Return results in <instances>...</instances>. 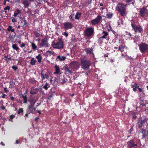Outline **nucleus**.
I'll list each match as a JSON object with an SVG mask.
<instances>
[{"label":"nucleus","mask_w":148,"mask_h":148,"mask_svg":"<svg viewBox=\"0 0 148 148\" xmlns=\"http://www.w3.org/2000/svg\"><path fill=\"white\" fill-rule=\"evenodd\" d=\"M81 64L82 68L85 70L89 69L91 65V63L86 57L83 56L81 59Z\"/></svg>","instance_id":"f257e3e1"},{"label":"nucleus","mask_w":148,"mask_h":148,"mask_svg":"<svg viewBox=\"0 0 148 148\" xmlns=\"http://www.w3.org/2000/svg\"><path fill=\"white\" fill-rule=\"evenodd\" d=\"M29 101L30 103V104L28 106L27 109L26 110L28 114L34 113V112L36 110V108L34 107V106L36 101L33 99H30L29 100Z\"/></svg>","instance_id":"f03ea898"},{"label":"nucleus","mask_w":148,"mask_h":148,"mask_svg":"<svg viewBox=\"0 0 148 148\" xmlns=\"http://www.w3.org/2000/svg\"><path fill=\"white\" fill-rule=\"evenodd\" d=\"M131 23V26L134 31L135 34H136V32H138L139 33H141V35H142L143 29L141 26H140L138 27L137 26L135 25V23L134 22H132Z\"/></svg>","instance_id":"7ed1b4c3"},{"label":"nucleus","mask_w":148,"mask_h":148,"mask_svg":"<svg viewBox=\"0 0 148 148\" xmlns=\"http://www.w3.org/2000/svg\"><path fill=\"white\" fill-rule=\"evenodd\" d=\"M52 45L54 48L58 49H62L64 47L63 42L61 39H59L56 43L53 42L52 44Z\"/></svg>","instance_id":"20e7f679"},{"label":"nucleus","mask_w":148,"mask_h":148,"mask_svg":"<svg viewBox=\"0 0 148 148\" xmlns=\"http://www.w3.org/2000/svg\"><path fill=\"white\" fill-rule=\"evenodd\" d=\"M139 50L142 53H145L148 51V45L145 43H141L138 45Z\"/></svg>","instance_id":"39448f33"},{"label":"nucleus","mask_w":148,"mask_h":148,"mask_svg":"<svg viewBox=\"0 0 148 148\" xmlns=\"http://www.w3.org/2000/svg\"><path fill=\"white\" fill-rule=\"evenodd\" d=\"M94 29L92 27H88L84 31L86 36L89 37L93 36L94 35Z\"/></svg>","instance_id":"423d86ee"},{"label":"nucleus","mask_w":148,"mask_h":148,"mask_svg":"<svg viewBox=\"0 0 148 148\" xmlns=\"http://www.w3.org/2000/svg\"><path fill=\"white\" fill-rule=\"evenodd\" d=\"M71 68L74 70H77L79 66V63L76 61L71 62L69 64Z\"/></svg>","instance_id":"0eeeda50"},{"label":"nucleus","mask_w":148,"mask_h":148,"mask_svg":"<svg viewBox=\"0 0 148 148\" xmlns=\"http://www.w3.org/2000/svg\"><path fill=\"white\" fill-rule=\"evenodd\" d=\"M63 28L66 30L68 29H71L73 27V24L69 22H66L63 23Z\"/></svg>","instance_id":"6e6552de"},{"label":"nucleus","mask_w":148,"mask_h":148,"mask_svg":"<svg viewBox=\"0 0 148 148\" xmlns=\"http://www.w3.org/2000/svg\"><path fill=\"white\" fill-rule=\"evenodd\" d=\"M102 19V17L100 15L97 16L95 19L92 20L91 21V23L92 25H95L99 23Z\"/></svg>","instance_id":"1a4fd4ad"},{"label":"nucleus","mask_w":148,"mask_h":148,"mask_svg":"<svg viewBox=\"0 0 148 148\" xmlns=\"http://www.w3.org/2000/svg\"><path fill=\"white\" fill-rule=\"evenodd\" d=\"M128 148H136L137 145L133 139H132L127 143Z\"/></svg>","instance_id":"9d476101"},{"label":"nucleus","mask_w":148,"mask_h":148,"mask_svg":"<svg viewBox=\"0 0 148 148\" xmlns=\"http://www.w3.org/2000/svg\"><path fill=\"white\" fill-rule=\"evenodd\" d=\"M41 43H38V45L41 48L43 47H49L48 41L47 40L46 38L42 39L41 40Z\"/></svg>","instance_id":"9b49d317"},{"label":"nucleus","mask_w":148,"mask_h":148,"mask_svg":"<svg viewBox=\"0 0 148 148\" xmlns=\"http://www.w3.org/2000/svg\"><path fill=\"white\" fill-rule=\"evenodd\" d=\"M126 9V7L123 4L119 3L116 6V10L119 12Z\"/></svg>","instance_id":"f8f14e48"},{"label":"nucleus","mask_w":148,"mask_h":148,"mask_svg":"<svg viewBox=\"0 0 148 148\" xmlns=\"http://www.w3.org/2000/svg\"><path fill=\"white\" fill-rule=\"evenodd\" d=\"M147 120L146 119L144 118L143 119L140 120L138 121L137 124L138 128H141L144 124L147 122Z\"/></svg>","instance_id":"ddd939ff"},{"label":"nucleus","mask_w":148,"mask_h":148,"mask_svg":"<svg viewBox=\"0 0 148 148\" xmlns=\"http://www.w3.org/2000/svg\"><path fill=\"white\" fill-rule=\"evenodd\" d=\"M141 132L143 134V138H147V137L148 136V130L145 129H142Z\"/></svg>","instance_id":"4468645a"},{"label":"nucleus","mask_w":148,"mask_h":148,"mask_svg":"<svg viewBox=\"0 0 148 148\" xmlns=\"http://www.w3.org/2000/svg\"><path fill=\"white\" fill-rule=\"evenodd\" d=\"M102 36H101L102 38L104 39H106L107 40L109 39V34L106 31H103L102 34Z\"/></svg>","instance_id":"2eb2a0df"},{"label":"nucleus","mask_w":148,"mask_h":148,"mask_svg":"<svg viewBox=\"0 0 148 148\" xmlns=\"http://www.w3.org/2000/svg\"><path fill=\"white\" fill-rule=\"evenodd\" d=\"M21 12V10L19 9H17L15 10L13 15L15 17H19L20 16V14Z\"/></svg>","instance_id":"dca6fc26"},{"label":"nucleus","mask_w":148,"mask_h":148,"mask_svg":"<svg viewBox=\"0 0 148 148\" xmlns=\"http://www.w3.org/2000/svg\"><path fill=\"white\" fill-rule=\"evenodd\" d=\"M41 77L42 78V80H43L45 78L48 79L49 76L47 73H44L43 71H42L41 73Z\"/></svg>","instance_id":"f3484780"},{"label":"nucleus","mask_w":148,"mask_h":148,"mask_svg":"<svg viewBox=\"0 0 148 148\" xmlns=\"http://www.w3.org/2000/svg\"><path fill=\"white\" fill-rule=\"evenodd\" d=\"M31 2L29 0H25L23 2L25 8H27L31 3Z\"/></svg>","instance_id":"a211bd4d"},{"label":"nucleus","mask_w":148,"mask_h":148,"mask_svg":"<svg viewBox=\"0 0 148 148\" xmlns=\"http://www.w3.org/2000/svg\"><path fill=\"white\" fill-rule=\"evenodd\" d=\"M145 9L144 8H141L139 11L140 13V15L143 17H145Z\"/></svg>","instance_id":"6ab92c4d"},{"label":"nucleus","mask_w":148,"mask_h":148,"mask_svg":"<svg viewBox=\"0 0 148 148\" xmlns=\"http://www.w3.org/2000/svg\"><path fill=\"white\" fill-rule=\"evenodd\" d=\"M93 48H88L84 49V51L86 52V53L88 54H91L92 53V51Z\"/></svg>","instance_id":"aec40b11"},{"label":"nucleus","mask_w":148,"mask_h":148,"mask_svg":"<svg viewBox=\"0 0 148 148\" xmlns=\"http://www.w3.org/2000/svg\"><path fill=\"white\" fill-rule=\"evenodd\" d=\"M21 23L22 24H23V25H22V27L24 29H25L26 27L28 25V23L26 21L25 19L24 20H23L21 21Z\"/></svg>","instance_id":"412c9836"},{"label":"nucleus","mask_w":148,"mask_h":148,"mask_svg":"<svg viewBox=\"0 0 148 148\" xmlns=\"http://www.w3.org/2000/svg\"><path fill=\"white\" fill-rule=\"evenodd\" d=\"M38 89L37 88H35L34 87L32 88L30 93L32 95H35L38 92Z\"/></svg>","instance_id":"4be33fe9"},{"label":"nucleus","mask_w":148,"mask_h":148,"mask_svg":"<svg viewBox=\"0 0 148 148\" xmlns=\"http://www.w3.org/2000/svg\"><path fill=\"white\" fill-rule=\"evenodd\" d=\"M54 67L56 71L54 73V74H59L60 72V70L59 67L57 65L55 66Z\"/></svg>","instance_id":"5701e85b"},{"label":"nucleus","mask_w":148,"mask_h":148,"mask_svg":"<svg viewBox=\"0 0 148 148\" xmlns=\"http://www.w3.org/2000/svg\"><path fill=\"white\" fill-rule=\"evenodd\" d=\"M56 59L57 60L60 61H64L66 59V57L64 56H58L56 57Z\"/></svg>","instance_id":"b1692460"},{"label":"nucleus","mask_w":148,"mask_h":148,"mask_svg":"<svg viewBox=\"0 0 148 148\" xmlns=\"http://www.w3.org/2000/svg\"><path fill=\"white\" fill-rule=\"evenodd\" d=\"M64 70L65 71L66 73L67 74H71L72 73V71L70 69L66 66L64 67Z\"/></svg>","instance_id":"393cba45"},{"label":"nucleus","mask_w":148,"mask_h":148,"mask_svg":"<svg viewBox=\"0 0 148 148\" xmlns=\"http://www.w3.org/2000/svg\"><path fill=\"white\" fill-rule=\"evenodd\" d=\"M37 81L33 77H30L29 79V82L32 84H35L36 83Z\"/></svg>","instance_id":"a878e982"},{"label":"nucleus","mask_w":148,"mask_h":148,"mask_svg":"<svg viewBox=\"0 0 148 148\" xmlns=\"http://www.w3.org/2000/svg\"><path fill=\"white\" fill-rule=\"evenodd\" d=\"M139 86H138L137 84L135 83L132 85V87L133 90L134 92H136L137 91L136 88H137Z\"/></svg>","instance_id":"bb28decb"},{"label":"nucleus","mask_w":148,"mask_h":148,"mask_svg":"<svg viewBox=\"0 0 148 148\" xmlns=\"http://www.w3.org/2000/svg\"><path fill=\"white\" fill-rule=\"evenodd\" d=\"M3 58L5 59V60L7 62L11 60V58L10 57V55H8L7 56H5Z\"/></svg>","instance_id":"cd10ccee"},{"label":"nucleus","mask_w":148,"mask_h":148,"mask_svg":"<svg viewBox=\"0 0 148 148\" xmlns=\"http://www.w3.org/2000/svg\"><path fill=\"white\" fill-rule=\"evenodd\" d=\"M36 58L37 59L38 62L40 63L41 62L42 57L40 54H39Z\"/></svg>","instance_id":"c85d7f7f"},{"label":"nucleus","mask_w":148,"mask_h":148,"mask_svg":"<svg viewBox=\"0 0 148 148\" xmlns=\"http://www.w3.org/2000/svg\"><path fill=\"white\" fill-rule=\"evenodd\" d=\"M7 29L8 31L11 32H14L15 30L14 29L11 25L8 26Z\"/></svg>","instance_id":"c756f323"},{"label":"nucleus","mask_w":148,"mask_h":148,"mask_svg":"<svg viewBox=\"0 0 148 148\" xmlns=\"http://www.w3.org/2000/svg\"><path fill=\"white\" fill-rule=\"evenodd\" d=\"M125 47L126 48L127 47L126 46H123L122 45H120L119 46L118 51H120L121 52H123L124 51V49Z\"/></svg>","instance_id":"7c9ffc66"},{"label":"nucleus","mask_w":148,"mask_h":148,"mask_svg":"<svg viewBox=\"0 0 148 148\" xmlns=\"http://www.w3.org/2000/svg\"><path fill=\"white\" fill-rule=\"evenodd\" d=\"M119 12L121 15L123 17L125 16L127 14L126 9L124 10L121 11Z\"/></svg>","instance_id":"2f4dec72"},{"label":"nucleus","mask_w":148,"mask_h":148,"mask_svg":"<svg viewBox=\"0 0 148 148\" xmlns=\"http://www.w3.org/2000/svg\"><path fill=\"white\" fill-rule=\"evenodd\" d=\"M59 82L63 84H64L66 82L65 79L64 77L62 78H60L59 80Z\"/></svg>","instance_id":"473e14b6"},{"label":"nucleus","mask_w":148,"mask_h":148,"mask_svg":"<svg viewBox=\"0 0 148 148\" xmlns=\"http://www.w3.org/2000/svg\"><path fill=\"white\" fill-rule=\"evenodd\" d=\"M36 62V60L34 58H32L30 62V64L32 65H34Z\"/></svg>","instance_id":"72a5a7b5"},{"label":"nucleus","mask_w":148,"mask_h":148,"mask_svg":"<svg viewBox=\"0 0 148 148\" xmlns=\"http://www.w3.org/2000/svg\"><path fill=\"white\" fill-rule=\"evenodd\" d=\"M32 44L31 46L32 49L34 50H36L37 49V46L36 44L33 42H31Z\"/></svg>","instance_id":"f704fd0d"},{"label":"nucleus","mask_w":148,"mask_h":148,"mask_svg":"<svg viewBox=\"0 0 148 148\" xmlns=\"http://www.w3.org/2000/svg\"><path fill=\"white\" fill-rule=\"evenodd\" d=\"M50 87V85L47 82H46L45 84L43 86V88L45 90H47Z\"/></svg>","instance_id":"c9c22d12"},{"label":"nucleus","mask_w":148,"mask_h":148,"mask_svg":"<svg viewBox=\"0 0 148 148\" xmlns=\"http://www.w3.org/2000/svg\"><path fill=\"white\" fill-rule=\"evenodd\" d=\"M22 97L23 98V100H24L23 103H26L27 102V99L26 95H22Z\"/></svg>","instance_id":"e433bc0d"},{"label":"nucleus","mask_w":148,"mask_h":148,"mask_svg":"<svg viewBox=\"0 0 148 148\" xmlns=\"http://www.w3.org/2000/svg\"><path fill=\"white\" fill-rule=\"evenodd\" d=\"M125 59L127 60H131L132 61L134 60V59L131 56H129L128 55H126Z\"/></svg>","instance_id":"4c0bfd02"},{"label":"nucleus","mask_w":148,"mask_h":148,"mask_svg":"<svg viewBox=\"0 0 148 148\" xmlns=\"http://www.w3.org/2000/svg\"><path fill=\"white\" fill-rule=\"evenodd\" d=\"M12 47L13 49L16 50V51H17L19 49V48L17 47V46L16 44H13L12 45Z\"/></svg>","instance_id":"58836bf2"},{"label":"nucleus","mask_w":148,"mask_h":148,"mask_svg":"<svg viewBox=\"0 0 148 148\" xmlns=\"http://www.w3.org/2000/svg\"><path fill=\"white\" fill-rule=\"evenodd\" d=\"M81 15V14L78 12H77L75 15V19H79L80 16Z\"/></svg>","instance_id":"ea45409f"},{"label":"nucleus","mask_w":148,"mask_h":148,"mask_svg":"<svg viewBox=\"0 0 148 148\" xmlns=\"http://www.w3.org/2000/svg\"><path fill=\"white\" fill-rule=\"evenodd\" d=\"M53 94H51L49 95L48 96L47 98V101H48L49 100L53 99Z\"/></svg>","instance_id":"a19ab883"},{"label":"nucleus","mask_w":148,"mask_h":148,"mask_svg":"<svg viewBox=\"0 0 148 148\" xmlns=\"http://www.w3.org/2000/svg\"><path fill=\"white\" fill-rule=\"evenodd\" d=\"M123 21L122 19H119V20L118 22V25H123Z\"/></svg>","instance_id":"79ce46f5"},{"label":"nucleus","mask_w":148,"mask_h":148,"mask_svg":"<svg viewBox=\"0 0 148 148\" xmlns=\"http://www.w3.org/2000/svg\"><path fill=\"white\" fill-rule=\"evenodd\" d=\"M15 117V116L13 114H12L10 116V119L9 121H12V119Z\"/></svg>","instance_id":"37998d69"},{"label":"nucleus","mask_w":148,"mask_h":148,"mask_svg":"<svg viewBox=\"0 0 148 148\" xmlns=\"http://www.w3.org/2000/svg\"><path fill=\"white\" fill-rule=\"evenodd\" d=\"M23 108H20L18 110V114H20L21 113H23Z\"/></svg>","instance_id":"c03bdc74"},{"label":"nucleus","mask_w":148,"mask_h":148,"mask_svg":"<svg viewBox=\"0 0 148 148\" xmlns=\"http://www.w3.org/2000/svg\"><path fill=\"white\" fill-rule=\"evenodd\" d=\"M103 39L102 38V37H100V38H99V40H98V41L100 43V44H101L103 42Z\"/></svg>","instance_id":"a18cd8bd"},{"label":"nucleus","mask_w":148,"mask_h":148,"mask_svg":"<svg viewBox=\"0 0 148 148\" xmlns=\"http://www.w3.org/2000/svg\"><path fill=\"white\" fill-rule=\"evenodd\" d=\"M74 14L73 15L71 14L70 16H69V18L70 19L71 21H74L75 20V19L73 18V16Z\"/></svg>","instance_id":"49530a36"},{"label":"nucleus","mask_w":148,"mask_h":148,"mask_svg":"<svg viewBox=\"0 0 148 148\" xmlns=\"http://www.w3.org/2000/svg\"><path fill=\"white\" fill-rule=\"evenodd\" d=\"M112 14H107L106 16L108 18H111L112 16Z\"/></svg>","instance_id":"de8ad7c7"},{"label":"nucleus","mask_w":148,"mask_h":148,"mask_svg":"<svg viewBox=\"0 0 148 148\" xmlns=\"http://www.w3.org/2000/svg\"><path fill=\"white\" fill-rule=\"evenodd\" d=\"M111 31H112L113 34L115 35V36H118V33L117 32L114 31L113 30H112Z\"/></svg>","instance_id":"09e8293b"},{"label":"nucleus","mask_w":148,"mask_h":148,"mask_svg":"<svg viewBox=\"0 0 148 148\" xmlns=\"http://www.w3.org/2000/svg\"><path fill=\"white\" fill-rule=\"evenodd\" d=\"M10 9V7L8 5L7 6H6L4 8V9L5 10H9Z\"/></svg>","instance_id":"8fccbe9b"},{"label":"nucleus","mask_w":148,"mask_h":148,"mask_svg":"<svg viewBox=\"0 0 148 148\" xmlns=\"http://www.w3.org/2000/svg\"><path fill=\"white\" fill-rule=\"evenodd\" d=\"M34 34L36 37H38L40 36V34L38 32H35L34 33Z\"/></svg>","instance_id":"3c124183"},{"label":"nucleus","mask_w":148,"mask_h":148,"mask_svg":"<svg viewBox=\"0 0 148 148\" xmlns=\"http://www.w3.org/2000/svg\"><path fill=\"white\" fill-rule=\"evenodd\" d=\"M11 67L14 70H16L18 69L17 67L16 66H13Z\"/></svg>","instance_id":"603ef678"},{"label":"nucleus","mask_w":148,"mask_h":148,"mask_svg":"<svg viewBox=\"0 0 148 148\" xmlns=\"http://www.w3.org/2000/svg\"><path fill=\"white\" fill-rule=\"evenodd\" d=\"M62 34L64 36H65L66 37H67L68 36V34L66 32H63Z\"/></svg>","instance_id":"864d4df0"},{"label":"nucleus","mask_w":148,"mask_h":148,"mask_svg":"<svg viewBox=\"0 0 148 148\" xmlns=\"http://www.w3.org/2000/svg\"><path fill=\"white\" fill-rule=\"evenodd\" d=\"M140 92H142L143 93V90L141 88H139V87L137 88Z\"/></svg>","instance_id":"5fc2aeb1"},{"label":"nucleus","mask_w":148,"mask_h":148,"mask_svg":"<svg viewBox=\"0 0 148 148\" xmlns=\"http://www.w3.org/2000/svg\"><path fill=\"white\" fill-rule=\"evenodd\" d=\"M3 90L5 91V92L6 93H8L9 92V91L6 88H4Z\"/></svg>","instance_id":"6e6d98bb"},{"label":"nucleus","mask_w":148,"mask_h":148,"mask_svg":"<svg viewBox=\"0 0 148 148\" xmlns=\"http://www.w3.org/2000/svg\"><path fill=\"white\" fill-rule=\"evenodd\" d=\"M126 33H127L126 35H128L130 37H131L132 36V35H131V34L130 33L127 32H126Z\"/></svg>","instance_id":"4d7b16f0"},{"label":"nucleus","mask_w":148,"mask_h":148,"mask_svg":"<svg viewBox=\"0 0 148 148\" xmlns=\"http://www.w3.org/2000/svg\"><path fill=\"white\" fill-rule=\"evenodd\" d=\"M90 72V71H88V72H86L85 73V75H86V76L87 75H88L89 74Z\"/></svg>","instance_id":"13d9d810"},{"label":"nucleus","mask_w":148,"mask_h":148,"mask_svg":"<svg viewBox=\"0 0 148 148\" xmlns=\"http://www.w3.org/2000/svg\"><path fill=\"white\" fill-rule=\"evenodd\" d=\"M16 21L14 18L12 19V23H14V22H16Z\"/></svg>","instance_id":"bf43d9fd"},{"label":"nucleus","mask_w":148,"mask_h":148,"mask_svg":"<svg viewBox=\"0 0 148 148\" xmlns=\"http://www.w3.org/2000/svg\"><path fill=\"white\" fill-rule=\"evenodd\" d=\"M25 46V44L23 43L21 44V47H24Z\"/></svg>","instance_id":"052dcab7"},{"label":"nucleus","mask_w":148,"mask_h":148,"mask_svg":"<svg viewBox=\"0 0 148 148\" xmlns=\"http://www.w3.org/2000/svg\"><path fill=\"white\" fill-rule=\"evenodd\" d=\"M6 96V95L5 94H3L2 97L3 98H5V96Z\"/></svg>","instance_id":"680f3d73"},{"label":"nucleus","mask_w":148,"mask_h":148,"mask_svg":"<svg viewBox=\"0 0 148 148\" xmlns=\"http://www.w3.org/2000/svg\"><path fill=\"white\" fill-rule=\"evenodd\" d=\"M133 130V128H131L129 130V132L130 133V134L132 132Z\"/></svg>","instance_id":"e2e57ef3"},{"label":"nucleus","mask_w":148,"mask_h":148,"mask_svg":"<svg viewBox=\"0 0 148 148\" xmlns=\"http://www.w3.org/2000/svg\"><path fill=\"white\" fill-rule=\"evenodd\" d=\"M14 97H11L10 98V99L11 100H14Z\"/></svg>","instance_id":"0e129e2a"},{"label":"nucleus","mask_w":148,"mask_h":148,"mask_svg":"<svg viewBox=\"0 0 148 148\" xmlns=\"http://www.w3.org/2000/svg\"><path fill=\"white\" fill-rule=\"evenodd\" d=\"M39 118L38 117H37L35 119V120L36 121H37L39 119Z\"/></svg>","instance_id":"69168bd1"},{"label":"nucleus","mask_w":148,"mask_h":148,"mask_svg":"<svg viewBox=\"0 0 148 148\" xmlns=\"http://www.w3.org/2000/svg\"><path fill=\"white\" fill-rule=\"evenodd\" d=\"M134 37H135V38L136 39L138 38L139 37L136 34L135 35Z\"/></svg>","instance_id":"338daca9"},{"label":"nucleus","mask_w":148,"mask_h":148,"mask_svg":"<svg viewBox=\"0 0 148 148\" xmlns=\"http://www.w3.org/2000/svg\"><path fill=\"white\" fill-rule=\"evenodd\" d=\"M6 0H4V1H3V4L4 5H6Z\"/></svg>","instance_id":"774afa93"}]
</instances>
